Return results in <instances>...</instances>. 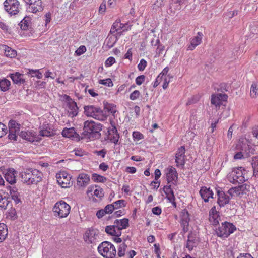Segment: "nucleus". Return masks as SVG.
Here are the masks:
<instances>
[{"label":"nucleus","mask_w":258,"mask_h":258,"mask_svg":"<svg viewBox=\"0 0 258 258\" xmlns=\"http://www.w3.org/2000/svg\"><path fill=\"white\" fill-rule=\"evenodd\" d=\"M20 124L15 120H11L8 123L9 129H20Z\"/></svg>","instance_id":"nucleus-48"},{"label":"nucleus","mask_w":258,"mask_h":258,"mask_svg":"<svg viewBox=\"0 0 258 258\" xmlns=\"http://www.w3.org/2000/svg\"><path fill=\"white\" fill-rule=\"evenodd\" d=\"M10 77L14 83L21 85L24 84L25 82V79L24 78V75L20 74L19 72H16L14 74H12Z\"/></svg>","instance_id":"nucleus-25"},{"label":"nucleus","mask_w":258,"mask_h":258,"mask_svg":"<svg viewBox=\"0 0 258 258\" xmlns=\"http://www.w3.org/2000/svg\"><path fill=\"white\" fill-rule=\"evenodd\" d=\"M56 177L58 183L62 188H68L71 186V177L66 172H60L59 173L56 174Z\"/></svg>","instance_id":"nucleus-9"},{"label":"nucleus","mask_w":258,"mask_h":258,"mask_svg":"<svg viewBox=\"0 0 258 258\" xmlns=\"http://www.w3.org/2000/svg\"><path fill=\"white\" fill-rule=\"evenodd\" d=\"M128 219L127 218H123L121 220H116L114 224L117 229L121 231L122 229H125L128 226Z\"/></svg>","instance_id":"nucleus-29"},{"label":"nucleus","mask_w":258,"mask_h":258,"mask_svg":"<svg viewBox=\"0 0 258 258\" xmlns=\"http://www.w3.org/2000/svg\"><path fill=\"white\" fill-rule=\"evenodd\" d=\"M249 185L244 184L230 188L228 193L232 197H241L243 195H245L249 191Z\"/></svg>","instance_id":"nucleus-10"},{"label":"nucleus","mask_w":258,"mask_h":258,"mask_svg":"<svg viewBox=\"0 0 258 258\" xmlns=\"http://www.w3.org/2000/svg\"><path fill=\"white\" fill-rule=\"evenodd\" d=\"M109 139L111 142L117 144L118 141L119 136L115 127H113L109 133Z\"/></svg>","instance_id":"nucleus-30"},{"label":"nucleus","mask_w":258,"mask_h":258,"mask_svg":"<svg viewBox=\"0 0 258 258\" xmlns=\"http://www.w3.org/2000/svg\"><path fill=\"white\" fill-rule=\"evenodd\" d=\"M133 136L134 138L137 139L138 140L143 138V134L138 132H134L133 133Z\"/></svg>","instance_id":"nucleus-60"},{"label":"nucleus","mask_w":258,"mask_h":258,"mask_svg":"<svg viewBox=\"0 0 258 258\" xmlns=\"http://www.w3.org/2000/svg\"><path fill=\"white\" fill-rule=\"evenodd\" d=\"M228 96L225 94H217L216 95H212L211 96V104L216 107H220L222 104L223 101H226Z\"/></svg>","instance_id":"nucleus-15"},{"label":"nucleus","mask_w":258,"mask_h":258,"mask_svg":"<svg viewBox=\"0 0 258 258\" xmlns=\"http://www.w3.org/2000/svg\"><path fill=\"white\" fill-rule=\"evenodd\" d=\"M7 133V127L4 124L0 122V138L4 136Z\"/></svg>","instance_id":"nucleus-50"},{"label":"nucleus","mask_w":258,"mask_h":258,"mask_svg":"<svg viewBox=\"0 0 258 258\" xmlns=\"http://www.w3.org/2000/svg\"><path fill=\"white\" fill-rule=\"evenodd\" d=\"M236 227L232 223L225 222L222 223L221 226L216 230L218 236L220 237H227L230 234L236 230Z\"/></svg>","instance_id":"nucleus-6"},{"label":"nucleus","mask_w":258,"mask_h":258,"mask_svg":"<svg viewBox=\"0 0 258 258\" xmlns=\"http://www.w3.org/2000/svg\"><path fill=\"white\" fill-rule=\"evenodd\" d=\"M8 235L7 226L4 223H0V242L3 241Z\"/></svg>","instance_id":"nucleus-33"},{"label":"nucleus","mask_w":258,"mask_h":258,"mask_svg":"<svg viewBox=\"0 0 258 258\" xmlns=\"http://www.w3.org/2000/svg\"><path fill=\"white\" fill-rule=\"evenodd\" d=\"M90 182V177L85 173L80 174L77 178V184L79 187H85Z\"/></svg>","instance_id":"nucleus-18"},{"label":"nucleus","mask_w":258,"mask_h":258,"mask_svg":"<svg viewBox=\"0 0 258 258\" xmlns=\"http://www.w3.org/2000/svg\"><path fill=\"white\" fill-rule=\"evenodd\" d=\"M170 193L166 195L167 199L171 202L174 207H176V203L175 202V196L174 195L173 190H170Z\"/></svg>","instance_id":"nucleus-46"},{"label":"nucleus","mask_w":258,"mask_h":258,"mask_svg":"<svg viewBox=\"0 0 258 258\" xmlns=\"http://www.w3.org/2000/svg\"><path fill=\"white\" fill-rule=\"evenodd\" d=\"M29 11L33 13L42 11L43 9L41 0H35L31 6H29Z\"/></svg>","instance_id":"nucleus-27"},{"label":"nucleus","mask_w":258,"mask_h":258,"mask_svg":"<svg viewBox=\"0 0 258 258\" xmlns=\"http://www.w3.org/2000/svg\"><path fill=\"white\" fill-rule=\"evenodd\" d=\"M115 209H117L122 207H125V201L124 200H119L112 204Z\"/></svg>","instance_id":"nucleus-45"},{"label":"nucleus","mask_w":258,"mask_h":258,"mask_svg":"<svg viewBox=\"0 0 258 258\" xmlns=\"http://www.w3.org/2000/svg\"><path fill=\"white\" fill-rule=\"evenodd\" d=\"M104 113H106L107 116L109 114H112L113 116L115 115L116 112V106L113 104H109L106 103L104 104Z\"/></svg>","instance_id":"nucleus-28"},{"label":"nucleus","mask_w":258,"mask_h":258,"mask_svg":"<svg viewBox=\"0 0 258 258\" xmlns=\"http://www.w3.org/2000/svg\"><path fill=\"white\" fill-rule=\"evenodd\" d=\"M102 125L100 123L95 122L93 120H87L84 122L83 131L82 134V139L94 140L101 137L100 131Z\"/></svg>","instance_id":"nucleus-1"},{"label":"nucleus","mask_w":258,"mask_h":258,"mask_svg":"<svg viewBox=\"0 0 258 258\" xmlns=\"http://www.w3.org/2000/svg\"><path fill=\"white\" fill-rule=\"evenodd\" d=\"M114 23L117 25V29L118 30L122 29H123V31L131 29V25H130L127 28H126V26L127 25V24L120 23V21L119 20H117Z\"/></svg>","instance_id":"nucleus-44"},{"label":"nucleus","mask_w":258,"mask_h":258,"mask_svg":"<svg viewBox=\"0 0 258 258\" xmlns=\"http://www.w3.org/2000/svg\"><path fill=\"white\" fill-rule=\"evenodd\" d=\"M181 225L183 228V231L184 233L188 231L189 222L190 220L189 214L186 209L183 210L181 212Z\"/></svg>","instance_id":"nucleus-13"},{"label":"nucleus","mask_w":258,"mask_h":258,"mask_svg":"<svg viewBox=\"0 0 258 258\" xmlns=\"http://www.w3.org/2000/svg\"><path fill=\"white\" fill-rule=\"evenodd\" d=\"M117 41V39L114 36H108L106 43V47L108 49L112 48Z\"/></svg>","instance_id":"nucleus-37"},{"label":"nucleus","mask_w":258,"mask_h":258,"mask_svg":"<svg viewBox=\"0 0 258 258\" xmlns=\"http://www.w3.org/2000/svg\"><path fill=\"white\" fill-rule=\"evenodd\" d=\"M5 10L11 15L17 14L20 11L18 0H6L4 3Z\"/></svg>","instance_id":"nucleus-8"},{"label":"nucleus","mask_w":258,"mask_h":258,"mask_svg":"<svg viewBox=\"0 0 258 258\" xmlns=\"http://www.w3.org/2000/svg\"><path fill=\"white\" fill-rule=\"evenodd\" d=\"M64 98L67 102L69 115H71L72 117L76 116L78 113V107H77L76 103L73 100L70 96L67 95L64 96Z\"/></svg>","instance_id":"nucleus-12"},{"label":"nucleus","mask_w":258,"mask_h":258,"mask_svg":"<svg viewBox=\"0 0 258 258\" xmlns=\"http://www.w3.org/2000/svg\"><path fill=\"white\" fill-rule=\"evenodd\" d=\"M245 170L242 167L234 168L232 171L228 175V180L233 183H243L245 181L244 174Z\"/></svg>","instance_id":"nucleus-5"},{"label":"nucleus","mask_w":258,"mask_h":258,"mask_svg":"<svg viewBox=\"0 0 258 258\" xmlns=\"http://www.w3.org/2000/svg\"><path fill=\"white\" fill-rule=\"evenodd\" d=\"M145 76L144 75H140L136 79V83L138 85H141L145 81Z\"/></svg>","instance_id":"nucleus-55"},{"label":"nucleus","mask_w":258,"mask_h":258,"mask_svg":"<svg viewBox=\"0 0 258 258\" xmlns=\"http://www.w3.org/2000/svg\"><path fill=\"white\" fill-rule=\"evenodd\" d=\"M62 135L63 137L67 138H72L79 140V136L76 133L74 128H65L62 132Z\"/></svg>","instance_id":"nucleus-24"},{"label":"nucleus","mask_w":258,"mask_h":258,"mask_svg":"<svg viewBox=\"0 0 258 258\" xmlns=\"http://www.w3.org/2000/svg\"><path fill=\"white\" fill-rule=\"evenodd\" d=\"M131 50L132 49H129L124 55L125 58L128 59L130 60L132 59V52Z\"/></svg>","instance_id":"nucleus-63"},{"label":"nucleus","mask_w":258,"mask_h":258,"mask_svg":"<svg viewBox=\"0 0 258 258\" xmlns=\"http://www.w3.org/2000/svg\"><path fill=\"white\" fill-rule=\"evenodd\" d=\"M152 213L156 215H159L161 213V209L159 207H156L152 208Z\"/></svg>","instance_id":"nucleus-59"},{"label":"nucleus","mask_w":258,"mask_h":258,"mask_svg":"<svg viewBox=\"0 0 258 258\" xmlns=\"http://www.w3.org/2000/svg\"><path fill=\"white\" fill-rule=\"evenodd\" d=\"M20 136L23 139L30 142L37 141L35 133L30 131H21L20 134Z\"/></svg>","instance_id":"nucleus-23"},{"label":"nucleus","mask_w":258,"mask_h":258,"mask_svg":"<svg viewBox=\"0 0 258 258\" xmlns=\"http://www.w3.org/2000/svg\"><path fill=\"white\" fill-rule=\"evenodd\" d=\"M86 50V47L84 46H81L76 51V53L77 55H80L85 52Z\"/></svg>","instance_id":"nucleus-58"},{"label":"nucleus","mask_w":258,"mask_h":258,"mask_svg":"<svg viewBox=\"0 0 258 258\" xmlns=\"http://www.w3.org/2000/svg\"><path fill=\"white\" fill-rule=\"evenodd\" d=\"M105 214H106L104 209L98 210L96 213V216L98 218H102Z\"/></svg>","instance_id":"nucleus-62"},{"label":"nucleus","mask_w":258,"mask_h":258,"mask_svg":"<svg viewBox=\"0 0 258 258\" xmlns=\"http://www.w3.org/2000/svg\"><path fill=\"white\" fill-rule=\"evenodd\" d=\"M84 114L88 117H92L98 120L103 121L106 119L107 115L104 113L100 107L94 105H88L84 107Z\"/></svg>","instance_id":"nucleus-3"},{"label":"nucleus","mask_w":258,"mask_h":258,"mask_svg":"<svg viewBox=\"0 0 258 258\" xmlns=\"http://www.w3.org/2000/svg\"><path fill=\"white\" fill-rule=\"evenodd\" d=\"M199 240L196 233L190 232L187 236V240L185 244V247L189 251H191L194 247H196L199 244Z\"/></svg>","instance_id":"nucleus-11"},{"label":"nucleus","mask_w":258,"mask_h":258,"mask_svg":"<svg viewBox=\"0 0 258 258\" xmlns=\"http://www.w3.org/2000/svg\"><path fill=\"white\" fill-rule=\"evenodd\" d=\"M209 221L213 225H217L219 224V215H214L212 216H209Z\"/></svg>","instance_id":"nucleus-47"},{"label":"nucleus","mask_w":258,"mask_h":258,"mask_svg":"<svg viewBox=\"0 0 258 258\" xmlns=\"http://www.w3.org/2000/svg\"><path fill=\"white\" fill-rule=\"evenodd\" d=\"M10 202L9 198L0 194V208L6 209Z\"/></svg>","instance_id":"nucleus-34"},{"label":"nucleus","mask_w":258,"mask_h":258,"mask_svg":"<svg viewBox=\"0 0 258 258\" xmlns=\"http://www.w3.org/2000/svg\"><path fill=\"white\" fill-rule=\"evenodd\" d=\"M127 247V246L125 243H123L119 245L117 253L119 257H122L125 255Z\"/></svg>","instance_id":"nucleus-40"},{"label":"nucleus","mask_w":258,"mask_h":258,"mask_svg":"<svg viewBox=\"0 0 258 258\" xmlns=\"http://www.w3.org/2000/svg\"><path fill=\"white\" fill-rule=\"evenodd\" d=\"M99 83L108 87H112L113 85L112 80L110 78L106 79L100 80Z\"/></svg>","instance_id":"nucleus-49"},{"label":"nucleus","mask_w":258,"mask_h":258,"mask_svg":"<svg viewBox=\"0 0 258 258\" xmlns=\"http://www.w3.org/2000/svg\"><path fill=\"white\" fill-rule=\"evenodd\" d=\"M97 236L98 235L95 230H89L85 233L84 240L87 243H94L95 242Z\"/></svg>","instance_id":"nucleus-21"},{"label":"nucleus","mask_w":258,"mask_h":258,"mask_svg":"<svg viewBox=\"0 0 258 258\" xmlns=\"http://www.w3.org/2000/svg\"><path fill=\"white\" fill-rule=\"evenodd\" d=\"M92 179L94 182H99L102 183L105 182L107 180L106 177L96 173L92 174Z\"/></svg>","instance_id":"nucleus-41"},{"label":"nucleus","mask_w":258,"mask_h":258,"mask_svg":"<svg viewBox=\"0 0 258 258\" xmlns=\"http://www.w3.org/2000/svg\"><path fill=\"white\" fill-rule=\"evenodd\" d=\"M98 251L101 255L106 258H114L116 253L114 246L108 241L102 242L98 247Z\"/></svg>","instance_id":"nucleus-4"},{"label":"nucleus","mask_w":258,"mask_h":258,"mask_svg":"<svg viewBox=\"0 0 258 258\" xmlns=\"http://www.w3.org/2000/svg\"><path fill=\"white\" fill-rule=\"evenodd\" d=\"M115 62V59L113 57H109L105 61V66L110 67L114 64Z\"/></svg>","instance_id":"nucleus-56"},{"label":"nucleus","mask_w":258,"mask_h":258,"mask_svg":"<svg viewBox=\"0 0 258 258\" xmlns=\"http://www.w3.org/2000/svg\"><path fill=\"white\" fill-rule=\"evenodd\" d=\"M217 194L218 196L217 202L220 207H223L229 203L230 198L225 192L218 191Z\"/></svg>","instance_id":"nucleus-22"},{"label":"nucleus","mask_w":258,"mask_h":258,"mask_svg":"<svg viewBox=\"0 0 258 258\" xmlns=\"http://www.w3.org/2000/svg\"><path fill=\"white\" fill-rule=\"evenodd\" d=\"M201 198L204 200V202H207L210 198H213V192L210 188L206 186H203L201 188L199 191Z\"/></svg>","instance_id":"nucleus-17"},{"label":"nucleus","mask_w":258,"mask_h":258,"mask_svg":"<svg viewBox=\"0 0 258 258\" xmlns=\"http://www.w3.org/2000/svg\"><path fill=\"white\" fill-rule=\"evenodd\" d=\"M140 92L138 90H135L130 95V99L132 100H135L139 97Z\"/></svg>","instance_id":"nucleus-52"},{"label":"nucleus","mask_w":258,"mask_h":258,"mask_svg":"<svg viewBox=\"0 0 258 258\" xmlns=\"http://www.w3.org/2000/svg\"><path fill=\"white\" fill-rule=\"evenodd\" d=\"M22 181L27 185L37 184L42 177V173L35 169H28L20 174Z\"/></svg>","instance_id":"nucleus-2"},{"label":"nucleus","mask_w":258,"mask_h":258,"mask_svg":"<svg viewBox=\"0 0 258 258\" xmlns=\"http://www.w3.org/2000/svg\"><path fill=\"white\" fill-rule=\"evenodd\" d=\"M71 207L65 202L61 201L57 202L53 207L54 212L57 213L59 218L66 217L70 213Z\"/></svg>","instance_id":"nucleus-7"},{"label":"nucleus","mask_w":258,"mask_h":258,"mask_svg":"<svg viewBox=\"0 0 258 258\" xmlns=\"http://www.w3.org/2000/svg\"><path fill=\"white\" fill-rule=\"evenodd\" d=\"M199 98L200 97L197 96L189 99L186 103V105H189L191 104L197 103L199 101Z\"/></svg>","instance_id":"nucleus-57"},{"label":"nucleus","mask_w":258,"mask_h":258,"mask_svg":"<svg viewBox=\"0 0 258 258\" xmlns=\"http://www.w3.org/2000/svg\"><path fill=\"white\" fill-rule=\"evenodd\" d=\"M146 66L147 61L145 59H142L138 66V68L139 71H142L145 69Z\"/></svg>","instance_id":"nucleus-53"},{"label":"nucleus","mask_w":258,"mask_h":258,"mask_svg":"<svg viewBox=\"0 0 258 258\" xmlns=\"http://www.w3.org/2000/svg\"><path fill=\"white\" fill-rule=\"evenodd\" d=\"M250 94L252 98L256 97L258 95V82H253L251 85Z\"/></svg>","instance_id":"nucleus-36"},{"label":"nucleus","mask_w":258,"mask_h":258,"mask_svg":"<svg viewBox=\"0 0 258 258\" xmlns=\"http://www.w3.org/2000/svg\"><path fill=\"white\" fill-rule=\"evenodd\" d=\"M203 34L201 32L197 33V35L194 37L190 41V44L187 47L188 50H194L196 46L199 45L202 41Z\"/></svg>","instance_id":"nucleus-19"},{"label":"nucleus","mask_w":258,"mask_h":258,"mask_svg":"<svg viewBox=\"0 0 258 258\" xmlns=\"http://www.w3.org/2000/svg\"><path fill=\"white\" fill-rule=\"evenodd\" d=\"M99 168L100 170L106 171L108 169V166L103 162L99 165Z\"/></svg>","instance_id":"nucleus-64"},{"label":"nucleus","mask_w":258,"mask_h":258,"mask_svg":"<svg viewBox=\"0 0 258 258\" xmlns=\"http://www.w3.org/2000/svg\"><path fill=\"white\" fill-rule=\"evenodd\" d=\"M30 24V19L29 17H25L19 23L21 29L26 30L28 29Z\"/></svg>","instance_id":"nucleus-39"},{"label":"nucleus","mask_w":258,"mask_h":258,"mask_svg":"<svg viewBox=\"0 0 258 258\" xmlns=\"http://www.w3.org/2000/svg\"><path fill=\"white\" fill-rule=\"evenodd\" d=\"M93 195L98 198L99 199L104 196V191L102 188L99 186H96L95 189L94 190Z\"/></svg>","instance_id":"nucleus-42"},{"label":"nucleus","mask_w":258,"mask_h":258,"mask_svg":"<svg viewBox=\"0 0 258 258\" xmlns=\"http://www.w3.org/2000/svg\"><path fill=\"white\" fill-rule=\"evenodd\" d=\"M5 54L7 57L14 58L17 55V51L7 46H5Z\"/></svg>","instance_id":"nucleus-35"},{"label":"nucleus","mask_w":258,"mask_h":258,"mask_svg":"<svg viewBox=\"0 0 258 258\" xmlns=\"http://www.w3.org/2000/svg\"><path fill=\"white\" fill-rule=\"evenodd\" d=\"M166 176L168 183L173 182L174 184H176L178 178V174L175 168L170 167L166 169Z\"/></svg>","instance_id":"nucleus-16"},{"label":"nucleus","mask_w":258,"mask_h":258,"mask_svg":"<svg viewBox=\"0 0 258 258\" xmlns=\"http://www.w3.org/2000/svg\"><path fill=\"white\" fill-rule=\"evenodd\" d=\"M28 73L31 76V77H36L38 79H41L42 77V73L39 70H29Z\"/></svg>","instance_id":"nucleus-43"},{"label":"nucleus","mask_w":258,"mask_h":258,"mask_svg":"<svg viewBox=\"0 0 258 258\" xmlns=\"http://www.w3.org/2000/svg\"><path fill=\"white\" fill-rule=\"evenodd\" d=\"M10 193L12 199L16 202L19 203L21 202L19 195L17 191V189L15 187L9 186Z\"/></svg>","instance_id":"nucleus-31"},{"label":"nucleus","mask_w":258,"mask_h":258,"mask_svg":"<svg viewBox=\"0 0 258 258\" xmlns=\"http://www.w3.org/2000/svg\"><path fill=\"white\" fill-rule=\"evenodd\" d=\"M10 82L7 79H3L0 81V89L3 91H6L9 88Z\"/></svg>","instance_id":"nucleus-38"},{"label":"nucleus","mask_w":258,"mask_h":258,"mask_svg":"<svg viewBox=\"0 0 258 258\" xmlns=\"http://www.w3.org/2000/svg\"><path fill=\"white\" fill-rule=\"evenodd\" d=\"M15 172L16 171L14 169H9L5 174L6 180L11 184H13L16 182Z\"/></svg>","instance_id":"nucleus-20"},{"label":"nucleus","mask_w":258,"mask_h":258,"mask_svg":"<svg viewBox=\"0 0 258 258\" xmlns=\"http://www.w3.org/2000/svg\"><path fill=\"white\" fill-rule=\"evenodd\" d=\"M105 232L108 234L116 237H119L121 234V231L119 230V229L117 228L114 224L113 225L106 226Z\"/></svg>","instance_id":"nucleus-26"},{"label":"nucleus","mask_w":258,"mask_h":258,"mask_svg":"<svg viewBox=\"0 0 258 258\" xmlns=\"http://www.w3.org/2000/svg\"><path fill=\"white\" fill-rule=\"evenodd\" d=\"M94 153L98 156H101L102 158H104L105 156L106 152L104 149H102L100 151H94Z\"/></svg>","instance_id":"nucleus-61"},{"label":"nucleus","mask_w":258,"mask_h":258,"mask_svg":"<svg viewBox=\"0 0 258 258\" xmlns=\"http://www.w3.org/2000/svg\"><path fill=\"white\" fill-rule=\"evenodd\" d=\"M185 152L184 146H181L177 150L175 156V162L177 166H183L185 164Z\"/></svg>","instance_id":"nucleus-14"},{"label":"nucleus","mask_w":258,"mask_h":258,"mask_svg":"<svg viewBox=\"0 0 258 258\" xmlns=\"http://www.w3.org/2000/svg\"><path fill=\"white\" fill-rule=\"evenodd\" d=\"M55 134L53 130L48 126L44 125L40 131V135L43 137H50Z\"/></svg>","instance_id":"nucleus-32"},{"label":"nucleus","mask_w":258,"mask_h":258,"mask_svg":"<svg viewBox=\"0 0 258 258\" xmlns=\"http://www.w3.org/2000/svg\"><path fill=\"white\" fill-rule=\"evenodd\" d=\"M104 209L106 214H111L114 210V208L111 204L106 205Z\"/></svg>","instance_id":"nucleus-54"},{"label":"nucleus","mask_w":258,"mask_h":258,"mask_svg":"<svg viewBox=\"0 0 258 258\" xmlns=\"http://www.w3.org/2000/svg\"><path fill=\"white\" fill-rule=\"evenodd\" d=\"M253 174L255 177H258V160L254 161L252 163Z\"/></svg>","instance_id":"nucleus-51"}]
</instances>
